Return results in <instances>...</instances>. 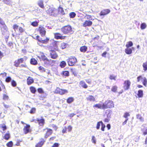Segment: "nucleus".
Masks as SVG:
<instances>
[{"instance_id": "31", "label": "nucleus", "mask_w": 147, "mask_h": 147, "mask_svg": "<svg viewBox=\"0 0 147 147\" xmlns=\"http://www.w3.org/2000/svg\"><path fill=\"white\" fill-rule=\"evenodd\" d=\"M58 11V13L62 14V15H64L65 14L64 11L63 9V8L61 7H59V10Z\"/></svg>"}, {"instance_id": "17", "label": "nucleus", "mask_w": 147, "mask_h": 147, "mask_svg": "<svg viewBox=\"0 0 147 147\" xmlns=\"http://www.w3.org/2000/svg\"><path fill=\"white\" fill-rule=\"evenodd\" d=\"M86 99L87 101L89 102H94L96 101L94 97L91 95L88 96L86 98Z\"/></svg>"}, {"instance_id": "16", "label": "nucleus", "mask_w": 147, "mask_h": 147, "mask_svg": "<svg viewBox=\"0 0 147 147\" xmlns=\"http://www.w3.org/2000/svg\"><path fill=\"white\" fill-rule=\"evenodd\" d=\"M39 30L42 36H45L46 34V31L44 28L42 26L39 27Z\"/></svg>"}, {"instance_id": "41", "label": "nucleus", "mask_w": 147, "mask_h": 147, "mask_svg": "<svg viewBox=\"0 0 147 147\" xmlns=\"http://www.w3.org/2000/svg\"><path fill=\"white\" fill-rule=\"evenodd\" d=\"M7 147H12L13 146V143L12 141H10L6 144Z\"/></svg>"}, {"instance_id": "48", "label": "nucleus", "mask_w": 147, "mask_h": 147, "mask_svg": "<svg viewBox=\"0 0 147 147\" xmlns=\"http://www.w3.org/2000/svg\"><path fill=\"white\" fill-rule=\"evenodd\" d=\"M61 45L62 47V49H64L66 48L67 45V44L63 42L61 43Z\"/></svg>"}, {"instance_id": "50", "label": "nucleus", "mask_w": 147, "mask_h": 147, "mask_svg": "<svg viewBox=\"0 0 147 147\" xmlns=\"http://www.w3.org/2000/svg\"><path fill=\"white\" fill-rule=\"evenodd\" d=\"M143 67L144 69L145 70H147V62L144 63L143 64Z\"/></svg>"}, {"instance_id": "25", "label": "nucleus", "mask_w": 147, "mask_h": 147, "mask_svg": "<svg viewBox=\"0 0 147 147\" xmlns=\"http://www.w3.org/2000/svg\"><path fill=\"white\" fill-rule=\"evenodd\" d=\"M87 47L85 46L81 47L80 49V51L84 53L86 52L87 51Z\"/></svg>"}, {"instance_id": "60", "label": "nucleus", "mask_w": 147, "mask_h": 147, "mask_svg": "<svg viewBox=\"0 0 147 147\" xmlns=\"http://www.w3.org/2000/svg\"><path fill=\"white\" fill-rule=\"evenodd\" d=\"M70 71L72 74H75L76 73V70L75 68H71L70 69Z\"/></svg>"}, {"instance_id": "26", "label": "nucleus", "mask_w": 147, "mask_h": 147, "mask_svg": "<svg viewBox=\"0 0 147 147\" xmlns=\"http://www.w3.org/2000/svg\"><path fill=\"white\" fill-rule=\"evenodd\" d=\"M30 63L31 64L33 65H36L37 64V61L34 58H32L31 59Z\"/></svg>"}, {"instance_id": "12", "label": "nucleus", "mask_w": 147, "mask_h": 147, "mask_svg": "<svg viewBox=\"0 0 147 147\" xmlns=\"http://www.w3.org/2000/svg\"><path fill=\"white\" fill-rule=\"evenodd\" d=\"M24 59L23 58L19 59L15 61L14 65L17 67L19 66L20 63H22Z\"/></svg>"}, {"instance_id": "49", "label": "nucleus", "mask_w": 147, "mask_h": 147, "mask_svg": "<svg viewBox=\"0 0 147 147\" xmlns=\"http://www.w3.org/2000/svg\"><path fill=\"white\" fill-rule=\"evenodd\" d=\"M31 25L33 26L36 27L38 26V23L36 22H34L32 23Z\"/></svg>"}, {"instance_id": "32", "label": "nucleus", "mask_w": 147, "mask_h": 147, "mask_svg": "<svg viewBox=\"0 0 147 147\" xmlns=\"http://www.w3.org/2000/svg\"><path fill=\"white\" fill-rule=\"evenodd\" d=\"M137 95L139 97H142L143 96V92L142 90H139L138 91Z\"/></svg>"}, {"instance_id": "37", "label": "nucleus", "mask_w": 147, "mask_h": 147, "mask_svg": "<svg viewBox=\"0 0 147 147\" xmlns=\"http://www.w3.org/2000/svg\"><path fill=\"white\" fill-rule=\"evenodd\" d=\"M85 18H86L87 19L90 20H93V19L92 18V16L90 15L86 14L84 17Z\"/></svg>"}, {"instance_id": "9", "label": "nucleus", "mask_w": 147, "mask_h": 147, "mask_svg": "<svg viewBox=\"0 0 147 147\" xmlns=\"http://www.w3.org/2000/svg\"><path fill=\"white\" fill-rule=\"evenodd\" d=\"M68 65L69 66H73L76 62L77 59L74 57H71L67 60Z\"/></svg>"}, {"instance_id": "51", "label": "nucleus", "mask_w": 147, "mask_h": 147, "mask_svg": "<svg viewBox=\"0 0 147 147\" xmlns=\"http://www.w3.org/2000/svg\"><path fill=\"white\" fill-rule=\"evenodd\" d=\"M38 92L40 94H43L44 93V92L42 88H39L37 89Z\"/></svg>"}, {"instance_id": "63", "label": "nucleus", "mask_w": 147, "mask_h": 147, "mask_svg": "<svg viewBox=\"0 0 147 147\" xmlns=\"http://www.w3.org/2000/svg\"><path fill=\"white\" fill-rule=\"evenodd\" d=\"M92 142L94 144L96 143V140L95 138V137L94 136H92Z\"/></svg>"}, {"instance_id": "24", "label": "nucleus", "mask_w": 147, "mask_h": 147, "mask_svg": "<svg viewBox=\"0 0 147 147\" xmlns=\"http://www.w3.org/2000/svg\"><path fill=\"white\" fill-rule=\"evenodd\" d=\"M74 100V98L72 97H69L68 98L67 100L66 101L67 103L68 104H70Z\"/></svg>"}, {"instance_id": "47", "label": "nucleus", "mask_w": 147, "mask_h": 147, "mask_svg": "<svg viewBox=\"0 0 147 147\" xmlns=\"http://www.w3.org/2000/svg\"><path fill=\"white\" fill-rule=\"evenodd\" d=\"M140 27L142 29H144L146 28V25L145 23H142Z\"/></svg>"}, {"instance_id": "19", "label": "nucleus", "mask_w": 147, "mask_h": 147, "mask_svg": "<svg viewBox=\"0 0 147 147\" xmlns=\"http://www.w3.org/2000/svg\"><path fill=\"white\" fill-rule=\"evenodd\" d=\"M36 38L38 40L41 42L42 43H47L48 41L49 40V39H46V40H42V39H40V36H37L36 37Z\"/></svg>"}, {"instance_id": "29", "label": "nucleus", "mask_w": 147, "mask_h": 147, "mask_svg": "<svg viewBox=\"0 0 147 147\" xmlns=\"http://www.w3.org/2000/svg\"><path fill=\"white\" fill-rule=\"evenodd\" d=\"M125 53L127 54H131L132 52V49L129 48V47H127L125 50Z\"/></svg>"}, {"instance_id": "10", "label": "nucleus", "mask_w": 147, "mask_h": 147, "mask_svg": "<svg viewBox=\"0 0 147 147\" xmlns=\"http://www.w3.org/2000/svg\"><path fill=\"white\" fill-rule=\"evenodd\" d=\"M131 82L129 80H125L123 83V88L125 90H128L130 88Z\"/></svg>"}, {"instance_id": "21", "label": "nucleus", "mask_w": 147, "mask_h": 147, "mask_svg": "<svg viewBox=\"0 0 147 147\" xmlns=\"http://www.w3.org/2000/svg\"><path fill=\"white\" fill-rule=\"evenodd\" d=\"M27 82L28 85H30L33 83L34 80L31 77H29L27 79Z\"/></svg>"}, {"instance_id": "3", "label": "nucleus", "mask_w": 147, "mask_h": 147, "mask_svg": "<svg viewBox=\"0 0 147 147\" xmlns=\"http://www.w3.org/2000/svg\"><path fill=\"white\" fill-rule=\"evenodd\" d=\"M47 13L53 17H56L58 14V11L54 8H50L47 11Z\"/></svg>"}, {"instance_id": "45", "label": "nucleus", "mask_w": 147, "mask_h": 147, "mask_svg": "<svg viewBox=\"0 0 147 147\" xmlns=\"http://www.w3.org/2000/svg\"><path fill=\"white\" fill-rule=\"evenodd\" d=\"M9 98L8 96L6 94H3V100H8Z\"/></svg>"}, {"instance_id": "1", "label": "nucleus", "mask_w": 147, "mask_h": 147, "mask_svg": "<svg viewBox=\"0 0 147 147\" xmlns=\"http://www.w3.org/2000/svg\"><path fill=\"white\" fill-rule=\"evenodd\" d=\"M61 30L64 34L68 35L72 34L74 32L71 27L70 25L64 26L61 28Z\"/></svg>"}, {"instance_id": "44", "label": "nucleus", "mask_w": 147, "mask_h": 147, "mask_svg": "<svg viewBox=\"0 0 147 147\" xmlns=\"http://www.w3.org/2000/svg\"><path fill=\"white\" fill-rule=\"evenodd\" d=\"M100 122L101 123V129L102 131H105V126L102 121H100Z\"/></svg>"}, {"instance_id": "34", "label": "nucleus", "mask_w": 147, "mask_h": 147, "mask_svg": "<svg viewBox=\"0 0 147 147\" xmlns=\"http://www.w3.org/2000/svg\"><path fill=\"white\" fill-rule=\"evenodd\" d=\"M136 118L137 119H140L141 121H144V118L140 114H138L136 115Z\"/></svg>"}, {"instance_id": "56", "label": "nucleus", "mask_w": 147, "mask_h": 147, "mask_svg": "<svg viewBox=\"0 0 147 147\" xmlns=\"http://www.w3.org/2000/svg\"><path fill=\"white\" fill-rule=\"evenodd\" d=\"M144 78H143L141 76H140L137 78V81L139 82L140 80L142 81Z\"/></svg>"}, {"instance_id": "2", "label": "nucleus", "mask_w": 147, "mask_h": 147, "mask_svg": "<svg viewBox=\"0 0 147 147\" xmlns=\"http://www.w3.org/2000/svg\"><path fill=\"white\" fill-rule=\"evenodd\" d=\"M103 109H111L114 107L113 102L110 100H106L104 103H102Z\"/></svg>"}, {"instance_id": "57", "label": "nucleus", "mask_w": 147, "mask_h": 147, "mask_svg": "<svg viewBox=\"0 0 147 147\" xmlns=\"http://www.w3.org/2000/svg\"><path fill=\"white\" fill-rule=\"evenodd\" d=\"M59 146V143H55L53 144L52 147H58Z\"/></svg>"}, {"instance_id": "64", "label": "nucleus", "mask_w": 147, "mask_h": 147, "mask_svg": "<svg viewBox=\"0 0 147 147\" xmlns=\"http://www.w3.org/2000/svg\"><path fill=\"white\" fill-rule=\"evenodd\" d=\"M143 134L144 135L147 134V128L144 131H143Z\"/></svg>"}, {"instance_id": "4", "label": "nucleus", "mask_w": 147, "mask_h": 147, "mask_svg": "<svg viewBox=\"0 0 147 147\" xmlns=\"http://www.w3.org/2000/svg\"><path fill=\"white\" fill-rule=\"evenodd\" d=\"M68 92L67 90L61 89L59 87H57L54 91L55 94H59L61 95L65 94Z\"/></svg>"}, {"instance_id": "55", "label": "nucleus", "mask_w": 147, "mask_h": 147, "mask_svg": "<svg viewBox=\"0 0 147 147\" xmlns=\"http://www.w3.org/2000/svg\"><path fill=\"white\" fill-rule=\"evenodd\" d=\"M11 80V78L9 77H7L5 79V81L7 82H10Z\"/></svg>"}, {"instance_id": "23", "label": "nucleus", "mask_w": 147, "mask_h": 147, "mask_svg": "<svg viewBox=\"0 0 147 147\" xmlns=\"http://www.w3.org/2000/svg\"><path fill=\"white\" fill-rule=\"evenodd\" d=\"M80 84L82 87L84 88H87L88 87V86L86 84L85 82L83 81H81L80 82Z\"/></svg>"}, {"instance_id": "30", "label": "nucleus", "mask_w": 147, "mask_h": 147, "mask_svg": "<svg viewBox=\"0 0 147 147\" xmlns=\"http://www.w3.org/2000/svg\"><path fill=\"white\" fill-rule=\"evenodd\" d=\"M0 127L2 129L3 131H6L7 129V127L4 123H3L0 125Z\"/></svg>"}, {"instance_id": "62", "label": "nucleus", "mask_w": 147, "mask_h": 147, "mask_svg": "<svg viewBox=\"0 0 147 147\" xmlns=\"http://www.w3.org/2000/svg\"><path fill=\"white\" fill-rule=\"evenodd\" d=\"M116 76L113 75H111L110 76V78L111 80H115Z\"/></svg>"}, {"instance_id": "39", "label": "nucleus", "mask_w": 147, "mask_h": 147, "mask_svg": "<svg viewBox=\"0 0 147 147\" xmlns=\"http://www.w3.org/2000/svg\"><path fill=\"white\" fill-rule=\"evenodd\" d=\"M142 82L143 84L145 86H146L147 84V80L146 78L144 77L143 78Z\"/></svg>"}, {"instance_id": "52", "label": "nucleus", "mask_w": 147, "mask_h": 147, "mask_svg": "<svg viewBox=\"0 0 147 147\" xmlns=\"http://www.w3.org/2000/svg\"><path fill=\"white\" fill-rule=\"evenodd\" d=\"M100 124H101V123L100 122V121L98 122L97 123L96 126V128L97 129H99Z\"/></svg>"}, {"instance_id": "40", "label": "nucleus", "mask_w": 147, "mask_h": 147, "mask_svg": "<svg viewBox=\"0 0 147 147\" xmlns=\"http://www.w3.org/2000/svg\"><path fill=\"white\" fill-rule=\"evenodd\" d=\"M133 45V43L132 42L130 41H129L127 43L126 45V46L127 47H131Z\"/></svg>"}, {"instance_id": "42", "label": "nucleus", "mask_w": 147, "mask_h": 147, "mask_svg": "<svg viewBox=\"0 0 147 147\" xmlns=\"http://www.w3.org/2000/svg\"><path fill=\"white\" fill-rule=\"evenodd\" d=\"M36 109L35 108H32L30 110L29 113L31 114H33L35 113Z\"/></svg>"}, {"instance_id": "46", "label": "nucleus", "mask_w": 147, "mask_h": 147, "mask_svg": "<svg viewBox=\"0 0 147 147\" xmlns=\"http://www.w3.org/2000/svg\"><path fill=\"white\" fill-rule=\"evenodd\" d=\"M69 15L71 18H73L76 16V14L74 12H72L69 13Z\"/></svg>"}, {"instance_id": "18", "label": "nucleus", "mask_w": 147, "mask_h": 147, "mask_svg": "<svg viewBox=\"0 0 147 147\" xmlns=\"http://www.w3.org/2000/svg\"><path fill=\"white\" fill-rule=\"evenodd\" d=\"M92 24V22L90 21L86 20L83 24V26L84 27L91 26Z\"/></svg>"}, {"instance_id": "38", "label": "nucleus", "mask_w": 147, "mask_h": 147, "mask_svg": "<svg viewBox=\"0 0 147 147\" xmlns=\"http://www.w3.org/2000/svg\"><path fill=\"white\" fill-rule=\"evenodd\" d=\"M130 114L129 112H125L124 114L123 117L126 119H128L127 118L128 117L130 116Z\"/></svg>"}, {"instance_id": "7", "label": "nucleus", "mask_w": 147, "mask_h": 147, "mask_svg": "<svg viewBox=\"0 0 147 147\" xmlns=\"http://www.w3.org/2000/svg\"><path fill=\"white\" fill-rule=\"evenodd\" d=\"M32 130L30 125L29 124H26L24 126L23 129V133L24 134H26L32 132Z\"/></svg>"}, {"instance_id": "27", "label": "nucleus", "mask_w": 147, "mask_h": 147, "mask_svg": "<svg viewBox=\"0 0 147 147\" xmlns=\"http://www.w3.org/2000/svg\"><path fill=\"white\" fill-rule=\"evenodd\" d=\"M10 137V134L9 133L5 134L3 137V139L6 140H8Z\"/></svg>"}, {"instance_id": "36", "label": "nucleus", "mask_w": 147, "mask_h": 147, "mask_svg": "<svg viewBox=\"0 0 147 147\" xmlns=\"http://www.w3.org/2000/svg\"><path fill=\"white\" fill-rule=\"evenodd\" d=\"M38 4L39 6L42 8H43L44 7V5L43 4V2L41 0H39L38 1Z\"/></svg>"}, {"instance_id": "13", "label": "nucleus", "mask_w": 147, "mask_h": 147, "mask_svg": "<svg viewBox=\"0 0 147 147\" xmlns=\"http://www.w3.org/2000/svg\"><path fill=\"white\" fill-rule=\"evenodd\" d=\"M36 121H37L38 125L40 126L43 127L45 124V120L43 118L37 119Z\"/></svg>"}, {"instance_id": "20", "label": "nucleus", "mask_w": 147, "mask_h": 147, "mask_svg": "<svg viewBox=\"0 0 147 147\" xmlns=\"http://www.w3.org/2000/svg\"><path fill=\"white\" fill-rule=\"evenodd\" d=\"M103 105L100 104H96L93 106V108L95 109H103Z\"/></svg>"}, {"instance_id": "5", "label": "nucleus", "mask_w": 147, "mask_h": 147, "mask_svg": "<svg viewBox=\"0 0 147 147\" xmlns=\"http://www.w3.org/2000/svg\"><path fill=\"white\" fill-rule=\"evenodd\" d=\"M1 28L2 34L6 38H8L9 36V32L7 31V29L5 25V24L4 25L2 26Z\"/></svg>"}, {"instance_id": "35", "label": "nucleus", "mask_w": 147, "mask_h": 147, "mask_svg": "<svg viewBox=\"0 0 147 147\" xmlns=\"http://www.w3.org/2000/svg\"><path fill=\"white\" fill-rule=\"evenodd\" d=\"M66 65V63L65 61H63L61 62L60 63L59 65L61 68H63L65 67Z\"/></svg>"}, {"instance_id": "61", "label": "nucleus", "mask_w": 147, "mask_h": 147, "mask_svg": "<svg viewBox=\"0 0 147 147\" xmlns=\"http://www.w3.org/2000/svg\"><path fill=\"white\" fill-rule=\"evenodd\" d=\"M0 24H1V26L4 25L5 24V23L3 21V20H2V19L0 18Z\"/></svg>"}, {"instance_id": "6", "label": "nucleus", "mask_w": 147, "mask_h": 147, "mask_svg": "<svg viewBox=\"0 0 147 147\" xmlns=\"http://www.w3.org/2000/svg\"><path fill=\"white\" fill-rule=\"evenodd\" d=\"M43 131H46L44 136V138L45 139H47L49 137L51 136L53 132V131L52 129L48 128H46L43 129Z\"/></svg>"}, {"instance_id": "59", "label": "nucleus", "mask_w": 147, "mask_h": 147, "mask_svg": "<svg viewBox=\"0 0 147 147\" xmlns=\"http://www.w3.org/2000/svg\"><path fill=\"white\" fill-rule=\"evenodd\" d=\"M67 129H68V132H70L72 130V127L71 125H69L67 126Z\"/></svg>"}, {"instance_id": "43", "label": "nucleus", "mask_w": 147, "mask_h": 147, "mask_svg": "<svg viewBox=\"0 0 147 147\" xmlns=\"http://www.w3.org/2000/svg\"><path fill=\"white\" fill-rule=\"evenodd\" d=\"M117 87L115 86H113L111 89V90L113 92H117Z\"/></svg>"}, {"instance_id": "28", "label": "nucleus", "mask_w": 147, "mask_h": 147, "mask_svg": "<svg viewBox=\"0 0 147 147\" xmlns=\"http://www.w3.org/2000/svg\"><path fill=\"white\" fill-rule=\"evenodd\" d=\"M39 69L41 71V72L42 73L44 72H46L47 73V74H50L49 72H47L46 71H48V70L47 69H46L44 68L42 66H40L39 67Z\"/></svg>"}, {"instance_id": "54", "label": "nucleus", "mask_w": 147, "mask_h": 147, "mask_svg": "<svg viewBox=\"0 0 147 147\" xmlns=\"http://www.w3.org/2000/svg\"><path fill=\"white\" fill-rule=\"evenodd\" d=\"M67 127H65L62 129V133L64 134L66 132L67 130Z\"/></svg>"}, {"instance_id": "14", "label": "nucleus", "mask_w": 147, "mask_h": 147, "mask_svg": "<svg viewBox=\"0 0 147 147\" xmlns=\"http://www.w3.org/2000/svg\"><path fill=\"white\" fill-rule=\"evenodd\" d=\"M41 140L35 146V147H41L44 144L45 141L43 138H41Z\"/></svg>"}, {"instance_id": "33", "label": "nucleus", "mask_w": 147, "mask_h": 147, "mask_svg": "<svg viewBox=\"0 0 147 147\" xmlns=\"http://www.w3.org/2000/svg\"><path fill=\"white\" fill-rule=\"evenodd\" d=\"M30 89L31 92L34 94H35L36 92V90L35 88L33 86H31L30 88Z\"/></svg>"}, {"instance_id": "22", "label": "nucleus", "mask_w": 147, "mask_h": 147, "mask_svg": "<svg viewBox=\"0 0 147 147\" xmlns=\"http://www.w3.org/2000/svg\"><path fill=\"white\" fill-rule=\"evenodd\" d=\"M55 37L57 39H63V37L59 33H56L54 34Z\"/></svg>"}, {"instance_id": "8", "label": "nucleus", "mask_w": 147, "mask_h": 147, "mask_svg": "<svg viewBox=\"0 0 147 147\" xmlns=\"http://www.w3.org/2000/svg\"><path fill=\"white\" fill-rule=\"evenodd\" d=\"M112 111L110 109L106 110L105 112V114L107 115V118L104 119V121L105 122H108L110 121L109 118L111 117Z\"/></svg>"}, {"instance_id": "15", "label": "nucleus", "mask_w": 147, "mask_h": 147, "mask_svg": "<svg viewBox=\"0 0 147 147\" xmlns=\"http://www.w3.org/2000/svg\"><path fill=\"white\" fill-rule=\"evenodd\" d=\"M110 10L109 9H106L102 10L100 12V16H104L109 13Z\"/></svg>"}, {"instance_id": "58", "label": "nucleus", "mask_w": 147, "mask_h": 147, "mask_svg": "<svg viewBox=\"0 0 147 147\" xmlns=\"http://www.w3.org/2000/svg\"><path fill=\"white\" fill-rule=\"evenodd\" d=\"M11 84L12 86L13 87H15L16 86V82L14 80L12 81Z\"/></svg>"}, {"instance_id": "11", "label": "nucleus", "mask_w": 147, "mask_h": 147, "mask_svg": "<svg viewBox=\"0 0 147 147\" xmlns=\"http://www.w3.org/2000/svg\"><path fill=\"white\" fill-rule=\"evenodd\" d=\"M50 55L51 57L53 59H56L58 56L56 52L53 50L50 51Z\"/></svg>"}, {"instance_id": "53", "label": "nucleus", "mask_w": 147, "mask_h": 147, "mask_svg": "<svg viewBox=\"0 0 147 147\" xmlns=\"http://www.w3.org/2000/svg\"><path fill=\"white\" fill-rule=\"evenodd\" d=\"M41 58H42V60L43 61H44L45 60H46V59H47V57H46V56H45L43 54L42 55H41Z\"/></svg>"}]
</instances>
